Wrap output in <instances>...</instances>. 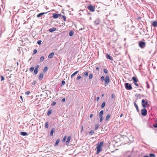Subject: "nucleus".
Listing matches in <instances>:
<instances>
[{
	"instance_id": "8fccbe9b",
	"label": "nucleus",
	"mask_w": 157,
	"mask_h": 157,
	"mask_svg": "<svg viewBox=\"0 0 157 157\" xmlns=\"http://www.w3.org/2000/svg\"><path fill=\"white\" fill-rule=\"evenodd\" d=\"M30 93V91H27L25 92V94L27 95H29Z\"/></svg>"
},
{
	"instance_id": "052dcab7",
	"label": "nucleus",
	"mask_w": 157,
	"mask_h": 157,
	"mask_svg": "<svg viewBox=\"0 0 157 157\" xmlns=\"http://www.w3.org/2000/svg\"><path fill=\"white\" fill-rule=\"evenodd\" d=\"M58 17H61V16H62V15L61 13H59V14L58 13Z\"/></svg>"
},
{
	"instance_id": "4468645a",
	"label": "nucleus",
	"mask_w": 157,
	"mask_h": 157,
	"mask_svg": "<svg viewBox=\"0 0 157 157\" xmlns=\"http://www.w3.org/2000/svg\"><path fill=\"white\" fill-rule=\"evenodd\" d=\"M52 17L54 19H57L58 18V13H52Z\"/></svg>"
},
{
	"instance_id": "603ef678",
	"label": "nucleus",
	"mask_w": 157,
	"mask_h": 157,
	"mask_svg": "<svg viewBox=\"0 0 157 157\" xmlns=\"http://www.w3.org/2000/svg\"><path fill=\"white\" fill-rule=\"evenodd\" d=\"M81 78V76L80 75H78V76L76 78V80H78L80 79Z\"/></svg>"
},
{
	"instance_id": "473e14b6",
	"label": "nucleus",
	"mask_w": 157,
	"mask_h": 157,
	"mask_svg": "<svg viewBox=\"0 0 157 157\" xmlns=\"http://www.w3.org/2000/svg\"><path fill=\"white\" fill-rule=\"evenodd\" d=\"M48 122H46L44 125V128H48Z\"/></svg>"
},
{
	"instance_id": "864d4df0",
	"label": "nucleus",
	"mask_w": 157,
	"mask_h": 157,
	"mask_svg": "<svg viewBox=\"0 0 157 157\" xmlns=\"http://www.w3.org/2000/svg\"><path fill=\"white\" fill-rule=\"evenodd\" d=\"M35 121V120L34 119H32L30 121V122L31 123H33Z\"/></svg>"
},
{
	"instance_id": "bb28decb",
	"label": "nucleus",
	"mask_w": 157,
	"mask_h": 157,
	"mask_svg": "<svg viewBox=\"0 0 157 157\" xmlns=\"http://www.w3.org/2000/svg\"><path fill=\"white\" fill-rule=\"evenodd\" d=\"M103 113L104 111L103 110H101L99 112V117L103 116Z\"/></svg>"
},
{
	"instance_id": "37998d69",
	"label": "nucleus",
	"mask_w": 157,
	"mask_h": 157,
	"mask_svg": "<svg viewBox=\"0 0 157 157\" xmlns=\"http://www.w3.org/2000/svg\"><path fill=\"white\" fill-rule=\"evenodd\" d=\"M62 17L63 18V20L64 21H66V17L64 15H62Z\"/></svg>"
},
{
	"instance_id": "58836bf2",
	"label": "nucleus",
	"mask_w": 157,
	"mask_h": 157,
	"mask_svg": "<svg viewBox=\"0 0 157 157\" xmlns=\"http://www.w3.org/2000/svg\"><path fill=\"white\" fill-rule=\"evenodd\" d=\"M34 70V67H31L29 69V70L30 72H32Z\"/></svg>"
},
{
	"instance_id": "4d7b16f0",
	"label": "nucleus",
	"mask_w": 157,
	"mask_h": 157,
	"mask_svg": "<svg viewBox=\"0 0 157 157\" xmlns=\"http://www.w3.org/2000/svg\"><path fill=\"white\" fill-rule=\"evenodd\" d=\"M115 97V95H114V94H111V98H114Z\"/></svg>"
},
{
	"instance_id": "9b49d317",
	"label": "nucleus",
	"mask_w": 157,
	"mask_h": 157,
	"mask_svg": "<svg viewBox=\"0 0 157 157\" xmlns=\"http://www.w3.org/2000/svg\"><path fill=\"white\" fill-rule=\"evenodd\" d=\"M132 79L133 81V83H137L138 81V80L136 77L134 76L132 77Z\"/></svg>"
},
{
	"instance_id": "c756f323",
	"label": "nucleus",
	"mask_w": 157,
	"mask_h": 157,
	"mask_svg": "<svg viewBox=\"0 0 157 157\" xmlns=\"http://www.w3.org/2000/svg\"><path fill=\"white\" fill-rule=\"evenodd\" d=\"M38 69L36 68H35L33 72V73L34 75H36L38 73Z\"/></svg>"
},
{
	"instance_id": "6ab92c4d",
	"label": "nucleus",
	"mask_w": 157,
	"mask_h": 157,
	"mask_svg": "<svg viewBox=\"0 0 157 157\" xmlns=\"http://www.w3.org/2000/svg\"><path fill=\"white\" fill-rule=\"evenodd\" d=\"M56 30V29L55 27H52L49 29V31L50 33H52L55 31Z\"/></svg>"
},
{
	"instance_id": "4be33fe9",
	"label": "nucleus",
	"mask_w": 157,
	"mask_h": 157,
	"mask_svg": "<svg viewBox=\"0 0 157 157\" xmlns=\"http://www.w3.org/2000/svg\"><path fill=\"white\" fill-rule=\"evenodd\" d=\"M54 55V53L53 52H51L48 56V58L49 59L52 58Z\"/></svg>"
},
{
	"instance_id": "9d476101",
	"label": "nucleus",
	"mask_w": 157,
	"mask_h": 157,
	"mask_svg": "<svg viewBox=\"0 0 157 157\" xmlns=\"http://www.w3.org/2000/svg\"><path fill=\"white\" fill-rule=\"evenodd\" d=\"M82 76L83 77H85L86 78L89 75V72L88 71H86V72H83L82 74Z\"/></svg>"
},
{
	"instance_id": "0e129e2a",
	"label": "nucleus",
	"mask_w": 157,
	"mask_h": 157,
	"mask_svg": "<svg viewBox=\"0 0 157 157\" xmlns=\"http://www.w3.org/2000/svg\"><path fill=\"white\" fill-rule=\"evenodd\" d=\"M84 27L83 28H81L80 29H79V31H81L83 29H84Z\"/></svg>"
},
{
	"instance_id": "774afa93",
	"label": "nucleus",
	"mask_w": 157,
	"mask_h": 157,
	"mask_svg": "<svg viewBox=\"0 0 157 157\" xmlns=\"http://www.w3.org/2000/svg\"><path fill=\"white\" fill-rule=\"evenodd\" d=\"M143 157H149L147 155H145Z\"/></svg>"
},
{
	"instance_id": "13d9d810",
	"label": "nucleus",
	"mask_w": 157,
	"mask_h": 157,
	"mask_svg": "<svg viewBox=\"0 0 157 157\" xmlns=\"http://www.w3.org/2000/svg\"><path fill=\"white\" fill-rule=\"evenodd\" d=\"M66 99L65 98H63L61 100L62 102H64L65 101Z\"/></svg>"
},
{
	"instance_id": "e433bc0d",
	"label": "nucleus",
	"mask_w": 157,
	"mask_h": 157,
	"mask_svg": "<svg viewBox=\"0 0 157 157\" xmlns=\"http://www.w3.org/2000/svg\"><path fill=\"white\" fill-rule=\"evenodd\" d=\"M94 133V131L93 130H91L89 132V134L90 135H92Z\"/></svg>"
},
{
	"instance_id": "0eeeda50",
	"label": "nucleus",
	"mask_w": 157,
	"mask_h": 157,
	"mask_svg": "<svg viewBox=\"0 0 157 157\" xmlns=\"http://www.w3.org/2000/svg\"><path fill=\"white\" fill-rule=\"evenodd\" d=\"M141 114L144 116H146L147 114V110L146 109V108H144L141 110Z\"/></svg>"
},
{
	"instance_id": "f257e3e1",
	"label": "nucleus",
	"mask_w": 157,
	"mask_h": 157,
	"mask_svg": "<svg viewBox=\"0 0 157 157\" xmlns=\"http://www.w3.org/2000/svg\"><path fill=\"white\" fill-rule=\"evenodd\" d=\"M100 80L102 82L105 81L104 85L105 86L108 85L110 82V78L109 75H107L105 77L104 76H101L100 78Z\"/></svg>"
},
{
	"instance_id": "ea45409f",
	"label": "nucleus",
	"mask_w": 157,
	"mask_h": 157,
	"mask_svg": "<svg viewBox=\"0 0 157 157\" xmlns=\"http://www.w3.org/2000/svg\"><path fill=\"white\" fill-rule=\"evenodd\" d=\"M65 84V82L64 80H62L61 81V86H63Z\"/></svg>"
},
{
	"instance_id": "5fc2aeb1",
	"label": "nucleus",
	"mask_w": 157,
	"mask_h": 157,
	"mask_svg": "<svg viewBox=\"0 0 157 157\" xmlns=\"http://www.w3.org/2000/svg\"><path fill=\"white\" fill-rule=\"evenodd\" d=\"M39 67H40V65H37L35 66V68L38 69V68Z\"/></svg>"
},
{
	"instance_id": "f8f14e48",
	"label": "nucleus",
	"mask_w": 157,
	"mask_h": 157,
	"mask_svg": "<svg viewBox=\"0 0 157 157\" xmlns=\"http://www.w3.org/2000/svg\"><path fill=\"white\" fill-rule=\"evenodd\" d=\"M105 57L107 59H109L111 60H113V59L112 57H111L110 56L108 53H106L105 55Z\"/></svg>"
},
{
	"instance_id": "1a4fd4ad",
	"label": "nucleus",
	"mask_w": 157,
	"mask_h": 157,
	"mask_svg": "<svg viewBox=\"0 0 157 157\" xmlns=\"http://www.w3.org/2000/svg\"><path fill=\"white\" fill-rule=\"evenodd\" d=\"M136 100L134 102V105L135 107V108H136L137 112L139 113V112H140V110H139V109L138 106V105H137V104L136 103Z\"/></svg>"
},
{
	"instance_id": "412c9836",
	"label": "nucleus",
	"mask_w": 157,
	"mask_h": 157,
	"mask_svg": "<svg viewBox=\"0 0 157 157\" xmlns=\"http://www.w3.org/2000/svg\"><path fill=\"white\" fill-rule=\"evenodd\" d=\"M55 129L54 128H53L52 129L50 132V136H53V133L55 131Z\"/></svg>"
},
{
	"instance_id": "5701e85b",
	"label": "nucleus",
	"mask_w": 157,
	"mask_h": 157,
	"mask_svg": "<svg viewBox=\"0 0 157 157\" xmlns=\"http://www.w3.org/2000/svg\"><path fill=\"white\" fill-rule=\"evenodd\" d=\"M79 71H75V72H74L73 74H72L71 75V78H72L73 77L75 76L76 75L77 73Z\"/></svg>"
},
{
	"instance_id": "69168bd1",
	"label": "nucleus",
	"mask_w": 157,
	"mask_h": 157,
	"mask_svg": "<svg viewBox=\"0 0 157 157\" xmlns=\"http://www.w3.org/2000/svg\"><path fill=\"white\" fill-rule=\"evenodd\" d=\"M99 98L98 97H97L96 98L97 101H98L99 100Z\"/></svg>"
},
{
	"instance_id": "6e6d98bb",
	"label": "nucleus",
	"mask_w": 157,
	"mask_h": 157,
	"mask_svg": "<svg viewBox=\"0 0 157 157\" xmlns=\"http://www.w3.org/2000/svg\"><path fill=\"white\" fill-rule=\"evenodd\" d=\"M135 97H140V94H136L135 95Z\"/></svg>"
},
{
	"instance_id": "09e8293b",
	"label": "nucleus",
	"mask_w": 157,
	"mask_h": 157,
	"mask_svg": "<svg viewBox=\"0 0 157 157\" xmlns=\"http://www.w3.org/2000/svg\"><path fill=\"white\" fill-rule=\"evenodd\" d=\"M66 136H65L64 138H63V140H62V141L63 142H64L65 141H66Z\"/></svg>"
},
{
	"instance_id": "a18cd8bd",
	"label": "nucleus",
	"mask_w": 157,
	"mask_h": 157,
	"mask_svg": "<svg viewBox=\"0 0 157 157\" xmlns=\"http://www.w3.org/2000/svg\"><path fill=\"white\" fill-rule=\"evenodd\" d=\"M56 104V101H53L52 103L51 104V105L52 106H53L55 105Z\"/></svg>"
},
{
	"instance_id": "72a5a7b5",
	"label": "nucleus",
	"mask_w": 157,
	"mask_h": 157,
	"mask_svg": "<svg viewBox=\"0 0 157 157\" xmlns=\"http://www.w3.org/2000/svg\"><path fill=\"white\" fill-rule=\"evenodd\" d=\"M48 68L47 67H45L44 69H43V72H44V73H45L48 70Z\"/></svg>"
},
{
	"instance_id": "a211bd4d",
	"label": "nucleus",
	"mask_w": 157,
	"mask_h": 157,
	"mask_svg": "<svg viewBox=\"0 0 157 157\" xmlns=\"http://www.w3.org/2000/svg\"><path fill=\"white\" fill-rule=\"evenodd\" d=\"M44 77V74L43 73H41L39 76L38 77V79L40 81L42 80L43 77Z\"/></svg>"
},
{
	"instance_id": "aec40b11",
	"label": "nucleus",
	"mask_w": 157,
	"mask_h": 157,
	"mask_svg": "<svg viewBox=\"0 0 157 157\" xmlns=\"http://www.w3.org/2000/svg\"><path fill=\"white\" fill-rule=\"evenodd\" d=\"M80 11H82L85 14H87L88 13V11L86 10H81L79 11V12H80Z\"/></svg>"
},
{
	"instance_id": "b1692460",
	"label": "nucleus",
	"mask_w": 157,
	"mask_h": 157,
	"mask_svg": "<svg viewBox=\"0 0 157 157\" xmlns=\"http://www.w3.org/2000/svg\"><path fill=\"white\" fill-rule=\"evenodd\" d=\"M60 142V139H58L56 140L55 143L54 144V146H57L59 144V142Z\"/></svg>"
},
{
	"instance_id": "c85d7f7f",
	"label": "nucleus",
	"mask_w": 157,
	"mask_h": 157,
	"mask_svg": "<svg viewBox=\"0 0 157 157\" xmlns=\"http://www.w3.org/2000/svg\"><path fill=\"white\" fill-rule=\"evenodd\" d=\"M93 77V75L92 73L90 74L89 75V79L90 80Z\"/></svg>"
},
{
	"instance_id": "dca6fc26",
	"label": "nucleus",
	"mask_w": 157,
	"mask_h": 157,
	"mask_svg": "<svg viewBox=\"0 0 157 157\" xmlns=\"http://www.w3.org/2000/svg\"><path fill=\"white\" fill-rule=\"evenodd\" d=\"M71 139V136H69L67 137V140L66 141V144L67 145H68L69 143L70 142V140Z\"/></svg>"
},
{
	"instance_id": "423d86ee",
	"label": "nucleus",
	"mask_w": 157,
	"mask_h": 157,
	"mask_svg": "<svg viewBox=\"0 0 157 157\" xmlns=\"http://www.w3.org/2000/svg\"><path fill=\"white\" fill-rule=\"evenodd\" d=\"M124 87L127 90H130L132 89L131 85L127 82L125 83Z\"/></svg>"
},
{
	"instance_id": "bf43d9fd",
	"label": "nucleus",
	"mask_w": 157,
	"mask_h": 157,
	"mask_svg": "<svg viewBox=\"0 0 157 157\" xmlns=\"http://www.w3.org/2000/svg\"><path fill=\"white\" fill-rule=\"evenodd\" d=\"M134 84H135V85L136 86H139V85L137 83H134Z\"/></svg>"
},
{
	"instance_id": "f03ea898",
	"label": "nucleus",
	"mask_w": 157,
	"mask_h": 157,
	"mask_svg": "<svg viewBox=\"0 0 157 157\" xmlns=\"http://www.w3.org/2000/svg\"><path fill=\"white\" fill-rule=\"evenodd\" d=\"M103 142H101L99 143H98L96 147L97 149L96 154H98L102 150V147L103 145Z\"/></svg>"
},
{
	"instance_id": "680f3d73",
	"label": "nucleus",
	"mask_w": 157,
	"mask_h": 157,
	"mask_svg": "<svg viewBox=\"0 0 157 157\" xmlns=\"http://www.w3.org/2000/svg\"><path fill=\"white\" fill-rule=\"evenodd\" d=\"M20 98L21 100L22 101V102H23V98H22V96H20Z\"/></svg>"
},
{
	"instance_id": "79ce46f5",
	"label": "nucleus",
	"mask_w": 157,
	"mask_h": 157,
	"mask_svg": "<svg viewBox=\"0 0 157 157\" xmlns=\"http://www.w3.org/2000/svg\"><path fill=\"white\" fill-rule=\"evenodd\" d=\"M42 41L41 40H38L37 41V43L39 45L41 44Z\"/></svg>"
},
{
	"instance_id": "7ed1b4c3",
	"label": "nucleus",
	"mask_w": 157,
	"mask_h": 157,
	"mask_svg": "<svg viewBox=\"0 0 157 157\" xmlns=\"http://www.w3.org/2000/svg\"><path fill=\"white\" fill-rule=\"evenodd\" d=\"M138 44L139 47L142 49L146 47V43L143 39L142 40L140 41L139 42Z\"/></svg>"
},
{
	"instance_id": "49530a36",
	"label": "nucleus",
	"mask_w": 157,
	"mask_h": 157,
	"mask_svg": "<svg viewBox=\"0 0 157 157\" xmlns=\"http://www.w3.org/2000/svg\"><path fill=\"white\" fill-rule=\"evenodd\" d=\"M153 126L154 127L157 128V123L153 124Z\"/></svg>"
},
{
	"instance_id": "e2e57ef3",
	"label": "nucleus",
	"mask_w": 157,
	"mask_h": 157,
	"mask_svg": "<svg viewBox=\"0 0 157 157\" xmlns=\"http://www.w3.org/2000/svg\"><path fill=\"white\" fill-rule=\"evenodd\" d=\"M36 81H33V83H32V85H34L35 84V83H36Z\"/></svg>"
},
{
	"instance_id": "ddd939ff",
	"label": "nucleus",
	"mask_w": 157,
	"mask_h": 157,
	"mask_svg": "<svg viewBox=\"0 0 157 157\" xmlns=\"http://www.w3.org/2000/svg\"><path fill=\"white\" fill-rule=\"evenodd\" d=\"M48 12H46V13H40L39 14H38L37 15V17L38 18H39V17H42V16L46 14V13H48Z\"/></svg>"
},
{
	"instance_id": "c03bdc74",
	"label": "nucleus",
	"mask_w": 157,
	"mask_h": 157,
	"mask_svg": "<svg viewBox=\"0 0 157 157\" xmlns=\"http://www.w3.org/2000/svg\"><path fill=\"white\" fill-rule=\"evenodd\" d=\"M146 83L147 85V89H149L150 88V86L148 82L147 81H146Z\"/></svg>"
},
{
	"instance_id": "de8ad7c7",
	"label": "nucleus",
	"mask_w": 157,
	"mask_h": 157,
	"mask_svg": "<svg viewBox=\"0 0 157 157\" xmlns=\"http://www.w3.org/2000/svg\"><path fill=\"white\" fill-rule=\"evenodd\" d=\"M37 52V50L36 49H35L33 50V55H34V54H36V53Z\"/></svg>"
},
{
	"instance_id": "f3484780",
	"label": "nucleus",
	"mask_w": 157,
	"mask_h": 157,
	"mask_svg": "<svg viewBox=\"0 0 157 157\" xmlns=\"http://www.w3.org/2000/svg\"><path fill=\"white\" fill-rule=\"evenodd\" d=\"M151 25L155 27H157V21H153L151 24Z\"/></svg>"
},
{
	"instance_id": "2eb2a0df",
	"label": "nucleus",
	"mask_w": 157,
	"mask_h": 157,
	"mask_svg": "<svg viewBox=\"0 0 157 157\" xmlns=\"http://www.w3.org/2000/svg\"><path fill=\"white\" fill-rule=\"evenodd\" d=\"M20 134L21 135L23 136H27L28 135L27 132L22 131L20 132Z\"/></svg>"
},
{
	"instance_id": "a878e982",
	"label": "nucleus",
	"mask_w": 157,
	"mask_h": 157,
	"mask_svg": "<svg viewBox=\"0 0 157 157\" xmlns=\"http://www.w3.org/2000/svg\"><path fill=\"white\" fill-rule=\"evenodd\" d=\"M52 110L51 109H49L47 112V115L48 116H49L52 113Z\"/></svg>"
},
{
	"instance_id": "3c124183",
	"label": "nucleus",
	"mask_w": 157,
	"mask_h": 157,
	"mask_svg": "<svg viewBox=\"0 0 157 157\" xmlns=\"http://www.w3.org/2000/svg\"><path fill=\"white\" fill-rule=\"evenodd\" d=\"M1 81H3L5 79L4 77L3 76H1Z\"/></svg>"
},
{
	"instance_id": "338daca9",
	"label": "nucleus",
	"mask_w": 157,
	"mask_h": 157,
	"mask_svg": "<svg viewBox=\"0 0 157 157\" xmlns=\"http://www.w3.org/2000/svg\"><path fill=\"white\" fill-rule=\"evenodd\" d=\"M93 116V114H90V118H92V117Z\"/></svg>"
},
{
	"instance_id": "20e7f679",
	"label": "nucleus",
	"mask_w": 157,
	"mask_h": 157,
	"mask_svg": "<svg viewBox=\"0 0 157 157\" xmlns=\"http://www.w3.org/2000/svg\"><path fill=\"white\" fill-rule=\"evenodd\" d=\"M141 105L142 107L143 108H146L147 106H149V104L148 103L147 99H143L141 100Z\"/></svg>"
},
{
	"instance_id": "c9c22d12",
	"label": "nucleus",
	"mask_w": 157,
	"mask_h": 157,
	"mask_svg": "<svg viewBox=\"0 0 157 157\" xmlns=\"http://www.w3.org/2000/svg\"><path fill=\"white\" fill-rule=\"evenodd\" d=\"M99 124H96L95 126V128H94L95 130H97L99 128Z\"/></svg>"
},
{
	"instance_id": "2f4dec72",
	"label": "nucleus",
	"mask_w": 157,
	"mask_h": 157,
	"mask_svg": "<svg viewBox=\"0 0 157 157\" xmlns=\"http://www.w3.org/2000/svg\"><path fill=\"white\" fill-rule=\"evenodd\" d=\"M103 71L105 74H107L108 72V70L106 68H104L103 69Z\"/></svg>"
},
{
	"instance_id": "393cba45",
	"label": "nucleus",
	"mask_w": 157,
	"mask_h": 157,
	"mask_svg": "<svg viewBox=\"0 0 157 157\" xmlns=\"http://www.w3.org/2000/svg\"><path fill=\"white\" fill-rule=\"evenodd\" d=\"M74 34V31L72 30H71L69 32V35L70 36H72Z\"/></svg>"
},
{
	"instance_id": "cd10ccee",
	"label": "nucleus",
	"mask_w": 157,
	"mask_h": 157,
	"mask_svg": "<svg viewBox=\"0 0 157 157\" xmlns=\"http://www.w3.org/2000/svg\"><path fill=\"white\" fill-rule=\"evenodd\" d=\"M110 117V114H108L105 117V120L106 121H108Z\"/></svg>"
},
{
	"instance_id": "7c9ffc66",
	"label": "nucleus",
	"mask_w": 157,
	"mask_h": 157,
	"mask_svg": "<svg viewBox=\"0 0 157 157\" xmlns=\"http://www.w3.org/2000/svg\"><path fill=\"white\" fill-rule=\"evenodd\" d=\"M105 101H104L102 103V104H101V109H103L105 105Z\"/></svg>"
},
{
	"instance_id": "f704fd0d",
	"label": "nucleus",
	"mask_w": 157,
	"mask_h": 157,
	"mask_svg": "<svg viewBox=\"0 0 157 157\" xmlns=\"http://www.w3.org/2000/svg\"><path fill=\"white\" fill-rule=\"evenodd\" d=\"M150 157H155L156 156L153 153H150L149 155Z\"/></svg>"
},
{
	"instance_id": "a19ab883",
	"label": "nucleus",
	"mask_w": 157,
	"mask_h": 157,
	"mask_svg": "<svg viewBox=\"0 0 157 157\" xmlns=\"http://www.w3.org/2000/svg\"><path fill=\"white\" fill-rule=\"evenodd\" d=\"M100 117V122H101L104 119V117L103 116H100L99 117Z\"/></svg>"
},
{
	"instance_id": "4c0bfd02",
	"label": "nucleus",
	"mask_w": 157,
	"mask_h": 157,
	"mask_svg": "<svg viewBox=\"0 0 157 157\" xmlns=\"http://www.w3.org/2000/svg\"><path fill=\"white\" fill-rule=\"evenodd\" d=\"M44 59V57L43 56H41L40 59V62H42Z\"/></svg>"
},
{
	"instance_id": "6e6552de",
	"label": "nucleus",
	"mask_w": 157,
	"mask_h": 157,
	"mask_svg": "<svg viewBox=\"0 0 157 157\" xmlns=\"http://www.w3.org/2000/svg\"><path fill=\"white\" fill-rule=\"evenodd\" d=\"M100 21V19L98 18H97L96 19V20L94 21V24L95 25L97 26L99 24Z\"/></svg>"
},
{
	"instance_id": "39448f33",
	"label": "nucleus",
	"mask_w": 157,
	"mask_h": 157,
	"mask_svg": "<svg viewBox=\"0 0 157 157\" xmlns=\"http://www.w3.org/2000/svg\"><path fill=\"white\" fill-rule=\"evenodd\" d=\"M87 8L92 12H94L95 9V6H93L91 5H90L88 6Z\"/></svg>"
}]
</instances>
